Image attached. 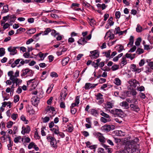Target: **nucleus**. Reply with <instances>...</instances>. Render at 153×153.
I'll use <instances>...</instances> for the list:
<instances>
[{
	"instance_id": "9",
	"label": "nucleus",
	"mask_w": 153,
	"mask_h": 153,
	"mask_svg": "<svg viewBox=\"0 0 153 153\" xmlns=\"http://www.w3.org/2000/svg\"><path fill=\"white\" fill-rule=\"evenodd\" d=\"M95 96L96 100H98V103L99 104H101L103 102L104 100L103 98V96L101 94L98 93Z\"/></svg>"
},
{
	"instance_id": "60",
	"label": "nucleus",
	"mask_w": 153,
	"mask_h": 153,
	"mask_svg": "<svg viewBox=\"0 0 153 153\" xmlns=\"http://www.w3.org/2000/svg\"><path fill=\"white\" fill-rule=\"evenodd\" d=\"M71 126H69L68 128L66 129V131L71 132L73 131V126L71 124Z\"/></svg>"
},
{
	"instance_id": "59",
	"label": "nucleus",
	"mask_w": 153,
	"mask_h": 153,
	"mask_svg": "<svg viewBox=\"0 0 153 153\" xmlns=\"http://www.w3.org/2000/svg\"><path fill=\"white\" fill-rule=\"evenodd\" d=\"M141 71V69L139 68V66H136V68L134 72L135 73H139Z\"/></svg>"
},
{
	"instance_id": "4",
	"label": "nucleus",
	"mask_w": 153,
	"mask_h": 153,
	"mask_svg": "<svg viewBox=\"0 0 153 153\" xmlns=\"http://www.w3.org/2000/svg\"><path fill=\"white\" fill-rule=\"evenodd\" d=\"M130 85L134 88H135L137 86L139 85V82L135 79H131L128 81Z\"/></svg>"
},
{
	"instance_id": "15",
	"label": "nucleus",
	"mask_w": 153,
	"mask_h": 153,
	"mask_svg": "<svg viewBox=\"0 0 153 153\" xmlns=\"http://www.w3.org/2000/svg\"><path fill=\"white\" fill-rule=\"evenodd\" d=\"M113 106V103L110 102H107L106 103V106L105 107V109L106 110L108 111L110 108H112Z\"/></svg>"
},
{
	"instance_id": "24",
	"label": "nucleus",
	"mask_w": 153,
	"mask_h": 153,
	"mask_svg": "<svg viewBox=\"0 0 153 153\" xmlns=\"http://www.w3.org/2000/svg\"><path fill=\"white\" fill-rule=\"evenodd\" d=\"M134 37L133 36H130L129 39V42L127 44V46L128 47L129 45L131 46L133 45L134 43Z\"/></svg>"
},
{
	"instance_id": "11",
	"label": "nucleus",
	"mask_w": 153,
	"mask_h": 153,
	"mask_svg": "<svg viewBox=\"0 0 153 153\" xmlns=\"http://www.w3.org/2000/svg\"><path fill=\"white\" fill-rule=\"evenodd\" d=\"M97 84H92L89 83H86L84 87L86 90L93 89L95 88L97 85Z\"/></svg>"
},
{
	"instance_id": "28",
	"label": "nucleus",
	"mask_w": 153,
	"mask_h": 153,
	"mask_svg": "<svg viewBox=\"0 0 153 153\" xmlns=\"http://www.w3.org/2000/svg\"><path fill=\"white\" fill-rule=\"evenodd\" d=\"M114 82L116 85H120L121 84V82L119 78H116L114 79Z\"/></svg>"
},
{
	"instance_id": "18",
	"label": "nucleus",
	"mask_w": 153,
	"mask_h": 153,
	"mask_svg": "<svg viewBox=\"0 0 153 153\" xmlns=\"http://www.w3.org/2000/svg\"><path fill=\"white\" fill-rule=\"evenodd\" d=\"M8 138L9 141V143L7 146L8 149L9 150H11L12 149V146H13V141L11 140V138L9 136H8Z\"/></svg>"
},
{
	"instance_id": "38",
	"label": "nucleus",
	"mask_w": 153,
	"mask_h": 153,
	"mask_svg": "<svg viewBox=\"0 0 153 153\" xmlns=\"http://www.w3.org/2000/svg\"><path fill=\"white\" fill-rule=\"evenodd\" d=\"M5 53V49L3 48H0V57L3 56Z\"/></svg>"
},
{
	"instance_id": "31",
	"label": "nucleus",
	"mask_w": 153,
	"mask_h": 153,
	"mask_svg": "<svg viewBox=\"0 0 153 153\" xmlns=\"http://www.w3.org/2000/svg\"><path fill=\"white\" fill-rule=\"evenodd\" d=\"M13 71H10L8 72V75L10 77V79L11 80L14 79V76H13Z\"/></svg>"
},
{
	"instance_id": "49",
	"label": "nucleus",
	"mask_w": 153,
	"mask_h": 153,
	"mask_svg": "<svg viewBox=\"0 0 153 153\" xmlns=\"http://www.w3.org/2000/svg\"><path fill=\"white\" fill-rule=\"evenodd\" d=\"M13 123L11 121H10L7 123V127L8 128H10L12 126Z\"/></svg>"
},
{
	"instance_id": "26",
	"label": "nucleus",
	"mask_w": 153,
	"mask_h": 153,
	"mask_svg": "<svg viewBox=\"0 0 153 153\" xmlns=\"http://www.w3.org/2000/svg\"><path fill=\"white\" fill-rule=\"evenodd\" d=\"M43 33V31H41L39 33L36 34L33 36V38L36 40V41L38 40L39 39V38L38 37L39 36L42 34Z\"/></svg>"
},
{
	"instance_id": "39",
	"label": "nucleus",
	"mask_w": 153,
	"mask_h": 153,
	"mask_svg": "<svg viewBox=\"0 0 153 153\" xmlns=\"http://www.w3.org/2000/svg\"><path fill=\"white\" fill-rule=\"evenodd\" d=\"M144 52V51L143 49L138 48L136 51V53L138 54H140L143 53Z\"/></svg>"
},
{
	"instance_id": "40",
	"label": "nucleus",
	"mask_w": 153,
	"mask_h": 153,
	"mask_svg": "<svg viewBox=\"0 0 153 153\" xmlns=\"http://www.w3.org/2000/svg\"><path fill=\"white\" fill-rule=\"evenodd\" d=\"M42 120L43 123H46L48 122L50 120V118L48 117H42Z\"/></svg>"
},
{
	"instance_id": "21",
	"label": "nucleus",
	"mask_w": 153,
	"mask_h": 153,
	"mask_svg": "<svg viewBox=\"0 0 153 153\" xmlns=\"http://www.w3.org/2000/svg\"><path fill=\"white\" fill-rule=\"evenodd\" d=\"M69 60V57H66L63 59L62 61V64L63 66H65L68 62Z\"/></svg>"
},
{
	"instance_id": "50",
	"label": "nucleus",
	"mask_w": 153,
	"mask_h": 153,
	"mask_svg": "<svg viewBox=\"0 0 153 153\" xmlns=\"http://www.w3.org/2000/svg\"><path fill=\"white\" fill-rule=\"evenodd\" d=\"M136 65L134 64H131L130 66V69L132 71L134 72L136 68Z\"/></svg>"
},
{
	"instance_id": "6",
	"label": "nucleus",
	"mask_w": 153,
	"mask_h": 153,
	"mask_svg": "<svg viewBox=\"0 0 153 153\" xmlns=\"http://www.w3.org/2000/svg\"><path fill=\"white\" fill-rule=\"evenodd\" d=\"M27 87H31L30 89H34L36 86V84L34 83V79H31L28 81L27 82Z\"/></svg>"
},
{
	"instance_id": "61",
	"label": "nucleus",
	"mask_w": 153,
	"mask_h": 153,
	"mask_svg": "<svg viewBox=\"0 0 153 153\" xmlns=\"http://www.w3.org/2000/svg\"><path fill=\"white\" fill-rule=\"evenodd\" d=\"M5 124L3 121H1L0 124V128L3 130L4 128H5Z\"/></svg>"
},
{
	"instance_id": "7",
	"label": "nucleus",
	"mask_w": 153,
	"mask_h": 153,
	"mask_svg": "<svg viewBox=\"0 0 153 153\" xmlns=\"http://www.w3.org/2000/svg\"><path fill=\"white\" fill-rule=\"evenodd\" d=\"M90 53L91 55H90L89 56L92 59H96L98 58L99 56V53L97 50H94L91 51Z\"/></svg>"
},
{
	"instance_id": "29",
	"label": "nucleus",
	"mask_w": 153,
	"mask_h": 153,
	"mask_svg": "<svg viewBox=\"0 0 153 153\" xmlns=\"http://www.w3.org/2000/svg\"><path fill=\"white\" fill-rule=\"evenodd\" d=\"M131 151L130 148H127L123 150L120 151L118 152L119 153H130V151Z\"/></svg>"
},
{
	"instance_id": "53",
	"label": "nucleus",
	"mask_w": 153,
	"mask_h": 153,
	"mask_svg": "<svg viewBox=\"0 0 153 153\" xmlns=\"http://www.w3.org/2000/svg\"><path fill=\"white\" fill-rule=\"evenodd\" d=\"M115 112L116 114L120 115L122 113V111L121 109H115Z\"/></svg>"
},
{
	"instance_id": "41",
	"label": "nucleus",
	"mask_w": 153,
	"mask_h": 153,
	"mask_svg": "<svg viewBox=\"0 0 153 153\" xmlns=\"http://www.w3.org/2000/svg\"><path fill=\"white\" fill-rule=\"evenodd\" d=\"M3 10L4 13L7 12L9 11L8 6V5H4L3 7Z\"/></svg>"
},
{
	"instance_id": "8",
	"label": "nucleus",
	"mask_w": 153,
	"mask_h": 153,
	"mask_svg": "<svg viewBox=\"0 0 153 153\" xmlns=\"http://www.w3.org/2000/svg\"><path fill=\"white\" fill-rule=\"evenodd\" d=\"M31 101L33 105L35 106H37L39 103V98L35 96L31 98Z\"/></svg>"
},
{
	"instance_id": "43",
	"label": "nucleus",
	"mask_w": 153,
	"mask_h": 153,
	"mask_svg": "<svg viewBox=\"0 0 153 153\" xmlns=\"http://www.w3.org/2000/svg\"><path fill=\"white\" fill-rule=\"evenodd\" d=\"M142 40L141 39L140 37H139L137 38L136 41L135 42V44L136 46H139L140 45V42Z\"/></svg>"
},
{
	"instance_id": "17",
	"label": "nucleus",
	"mask_w": 153,
	"mask_h": 153,
	"mask_svg": "<svg viewBox=\"0 0 153 153\" xmlns=\"http://www.w3.org/2000/svg\"><path fill=\"white\" fill-rule=\"evenodd\" d=\"M77 43L79 44L84 45L87 43V42L85 38L81 37L80 39L77 41Z\"/></svg>"
},
{
	"instance_id": "44",
	"label": "nucleus",
	"mask_w": 153,
	"mask_h": 153,
	"mask_svg": "<svg viewBox=\"0 0 153 153\" xmlns=\"http://www.w3.org/2000/svg\"><path fill=\"white\" fill-rule=\"evenodd\" d=\"M100 114L102 116L104 117H105L106 118H110L109 117V116L108 115L104 113L102 111H100Z\"/></svg>"
},
{
	"instance_id": "54",
	"label": "nucleus",
	"mask_w": 153,
	"mask_h": 153,
	"mask_svg": "<svg viewBox=\"0 0 153 153\" xmlns=\"http://www.w3.org/2000/svg\"><path fill=\"white\" fill-rule=\"evenodd\" d=\"M120 11H116L115 13V18L117 19H119L120 16Z\"/></svg>"
},
{
	"instance_id": "58",
	"label": "nucleus",
	"mask_w": 153,
	"mask_h": 153,
	"mask_svg": "<svg viewBox=\"0 0 153 153\" xmlns=\"http://www.w3.org/2000/svg\"><path fill=\"white\" fill-rule=\"evenodd\" d=\"M51 35L54 37H55L56 35H57L59 34L58 33H56V31L54 29L51 30Z\"/></svg>"
},
{
	"instance_id": "48",
	"label": "nucleus",
	"mask_w": 153,
	"mask_h": 153,
	"mask_svg": "<svg viewBox=\"0 0 153 153\" xmlns=\"http://www.w3.org/2000/svg\"><path fill=\"white\" fill-rule=\"evenodd\" d=\"M55 111V110L54 108L53 107L48 106L46 109L47 112H49V111L50 112L51 111Z\"/></svg>"
},
{
	"instance_id": "57",
	"label": "nucleus",
	"mask_w": 153,
	"mask_h": 153,
	"mask_svg": "<svg viewBox=\"0 0 153 153\" xmlns=\"http://www.w3.org/2000/svg\"><path fill=\"white\" fill-rule=\"evenodd\" d=\"M35 143L33 142H31L29 143L28 146V148L29 149H30L33 148Z\"/></svg>"
},
{
	"instance_id": "27",
	"label": "nucleus",
	"mask_w": 153,
	"mask_h": 153,
	"mask_svg": "<svg viewBox=\"0 0 153 153\" xmlns=\"http://www.w3.org/2000/svg\"><path fill=\"white\" fill-rule=\"evenodd\" d=\"M55 127L56 128H52L51 129V130L53 131L55 134H57L59 131V129L57 126H55Z\"/></svg>"
},
{
	"instance_id": "19",
	"label": "nucleus",
	"mask_w": 153,
	"mask_h": 153,
	"mask_svg": "<svg viewBox=\"0 0 153 153\" xmlns=\"http://www.w3.org/2000/svg\"><path fill=\"white\" fill-rule=\"evenodd\" d=\"M21 140L23 141V139L21 136H19L15 137L14 140V141L16 143H18L19 142L20 143Z\"/></svg>"
},
{
	"instance_id": "16",
	"label": "nucleus",
	"mask_w": 153,
	"mask_h": 153,
	"mask_svg": "<svg viewBox=\"0 0 153 153\" xmlns=\"http://www.w3.org/2000/svg\"><path fill=\"white\" fill-rule=\"evenodd\" d=\"M102 129L106 132H108L111 130L110 125H105L102 127Z\"/></svg>"
},
{
	"instance_id": "63",
	"label": "nucleus",
	"mask_w": 153,
	"mask_h": 153,
	"mask_svg": "<svg viewBox=\"0 0 153 153\" xmlns=\"http://www.w3.org/2000/svg\"><path fill=\"white\" fill-rule=\"evenodd\" d=\"M9 135H7L6 136H2L0 137V139L2 142H4L6 141V138H8Z\"/></svg>"
},
{
	"instance_id": "5",
	"label": "nucleus",
	"mask_w": 153,
	"mask_h": 153,
	"mask_svg": "<svg viewBox=\"0 0 153 153\" xmlns=\"http://www.w3.org/2000/svg\"><path fill=\"white\" fill-rule=\"evenodd\" d=\"M19 48L18 47H10L8 48L7 50L10 52V55H14L17 53V51L16 49Z\"/></svg>"
},
{
	"instance_id": "36",
	"label": "nucleus",
	"mask_w": 153,
	"mask_h": 153,
	"mask_svg": "<svg viewBox=\"0 0 153 153\" xmlns=\"http://www.w3.org/2000/svg\"><path fill=\"white\" fill-rule=\"evenodd\" d=\"M51 30L50 28H47L44 32H43V33L42 34V35L43 36L47 35L49 32H51Z\"/></svg>"
},
{
	"instance_id": "3",
	"label": "nucleus",
	"mask_w": 153,
	"mask_h": 153,
	"mask_svg": "<svg viewBox=\"0 0 153 153\" xmlns=\"http://www.w3.org/2000/svg\"><path fill=\"white\" fill-rule=\"evenodd\" d=\"M95 136L97 137L99 141L102 143H104L106 141V139L104 137L102 134L99 132H95L93 134Z\"/></svg>"
},
{
	"instance_id": "22",
	"label": "nucleus",
	"mask_w": 153,
	"mask_h": 153,
	"mask_svg": "<svg viewBox=\"0 0 153 153\" xmlns=\"http://www.w3.org/2000/svg\"><path fill=\"white\" fill-rule=\"evenodd\" d=\"M111 52V50H109L107 51L103 52L102 53V54H104V56H105L107 58H110V54Z\"/></svg>"
},
{
	"instance_id": "20",
	"label": "nucleus",
	"mask_w": 153,
	"mask_h": 153,
	"mask_svg": "<svg viewBox=\"0 0 153 153\" xmlns=\"http://www.w3.org/2000/svg\"><path fill=\"white\" fill-rule=\"evenodd\" d=\"M22 60V59H16L14 63H12L11 65V67L13 68H14L16 66V65L18 64L21 60Z\"/></svg>"
},
{
	"instance_id": "1",
	"label": "nucleus",
	"mask_w": 153,
	"mask_h": 153,
	"mask_svg": "<svg viewBox=\"0 0 153 153\" xmlns=\"http://www.w3.org/2000/svg\"><path fill=\"white\" fill-rule=\"evenodd\" d=\"M47 140L50 142V144L51 146L55 148H56L57 146L56 145V141L54 137H52L50 135L48 134L47 137Z\"/></svg>"
},
{
	"instance_id": "51",
	"label": "nucleus",
	"mask_w": 153,
	"mask_h": 153,
	"mask_svg": "<svg viewBox=\"0 0 153 153\" xmlns=\"http://www.w3.org/2000/svg\"><path fill=\"white\" fill-rule=\"evenodd\" d=\"M137 93V92L135 89H132L131 91L130 94L133 96H135Z\"/></svg>"
},
{
	"instance_id": "25",
	"label": "nucleus",
	"mask_w": 153,
	"mask_h": 153,
	"mask_svg": "<svg viewBox=\"0 0 153 153\" xmlns=\"http://www.w3.org/2000/svg\"><path fill=\"white\" fill-rule=\"evenodd\" d=\"M88 20L90 23V24L91 26H92L94 25H95L96 23V21L93 19H90L89 18H88Z\"/></svg>"
},
{
	"instance_id": "33",
	"label": "nucleus",
	"mask_w": 153,
	"mask_h": 153,
	"mask_svg": "<svg viewBox=\"0 0 153 153\" xmlns=\"http://www.w3.org/2000/svg\"><path fill=\"white\" fill-rule=\"evenodd\" d=\"M120 105L121 106H124L126 108H129L128 104L126 101H123L120 103Z\"/></svg>"
},
{
	"instance_id": "45",
	"label": "nucleus",
	"mask_w": 153,
	"mask_h": 153,
	"mask_svg": "<svg viewBox=\"0 0 153 153\" xmlns=\"http://www.w3.org/2000/svg\"><path fill=\"white\" fill-rule=\"evenodd\" d=\"M53 86L54 85L53 84H52L49 87H48L46 91V92L48 94H50L51 92Z\"/></svg>"
},
{
	"instance_id": "10",
	"label": "nucleus",
	"mask_w": 153,
	"mask_h": 153,
	"mask_svg": "<svg viewBox=\"0 0 153 153\" xmlns=\"http://www.w3.org/2000/svg\"><path fill=\"white\" fill-rule=\"evenodd\" d=\"M67 94L68 90L65 87L62 90V92L60 93V97L62 101L65 99V98L67 95Z\"/></svg>"
},
{
	"instance_id": "12",
	"label": "nucleus",
	"mask_w": 153,
	"mask_h": 153,
	"mask_svg": "<svg viewBox=\"0 0 153 153\" xmlns=\"http://www.w3.org/2000/svg\"><path fill=\"white\" fill-rule=\"evenodd\" d=\"M22 131L21 133L23 134H24L25 133H29L30 131V126H26V127L22 126Z\"/></svg>"
},
{
	"instance_id": "47",
	"label": "nucleus",
	"mask_w": 153,
	"mask_h": 153,
	"mask_svg": "<svg viewBox=\"0 0 153 153\" xmlns=\"http://www.w3.org/2000/svg\"><path fill=\"white\" fill-rule=\"evenodd\" d=\"M18 117V115L17 114L13 113L11 116V118L14 120H16Z\"/></svg>"
},
{
	"instance_id": "23",
	"label": "nucleus",
	"mask_w": 153,
	"mask_h": 153,
	"mask_svg": "<svg viewBox=\"0 0 153 153\" xmlns=\"http://www.w3.org/2000/svg\"><path fill=\"white\" fill-rule=\"evenodd\" d=\"M11 81L12 82H13L14 83H16V86H17L19 84H20L22 82V80L21 79L17 78L15 79H14L12 80Z\"/></svg>"
},
{
	"instance_id": "64",
	"label": "nucleus",
	"mask_w": 153,
	"mask_h": 153,
	"mask_svg": "<svg viewBox=\"0 0 153 153\" xmlns=\"http://www.w3.org/2000/svg\"><path fill=\"white\" fill-rule=\"evenodd\" d=\"M19 100V97L18 95H16L14 96V102L16 103Z\"/></svg>"
},
{
	"instance_id": "56",
	"label": "nucleus",
	"mask_w": 153,
	"mask_h": 153,
	"mask_svg": "<svg viewBox=\"0 0 153 153\" xmlns=\"http://www.w3.org/2000/svg\"><path fill=\"white\" fill-rule=\"evenodd\" d=\"M97 153H106V152L102 148H99L98 149Z\"/></svg>"
},
{
	"instance_id": "30",
	"label": "nucleus",
	"mask_w": 153,
	"mask_h": 153,
	"mask_svg": "<svg viewBox=\"0 0 153 153\" xmlns=\"http://www.w3.org/2000/svg\"><path fill=\"white\" fill-rule=\"evenodd\" d=\"M36 30L35 28H31L27 30L26 33L27 34H31L35 33L36 32Z\"/></svg>"
},
{
	"instance_id": "2",
	"label": "nucleus",
	"mask_w": 153,
	"mask_h": 153,
	"mask_svg": "<svg viewBox=\"0 0 153 153\" xmlns=\"http://www.w3.org/2000/svg\"><path fill=\"white\" fill-rule=\"evenodd\" d=\"M138 101L137 99H134V101L130 105L131 109L136 112H138L140 110L138 105Z\"/></svg>"
},
{
	"instance_id": "35",
	"label": "nucleus",
	"mask_w": 153,
	"mask_h": 153,
	"mask_svg": "<svg viewBox=\"0 0 153 153\" xmlns=\"http://www.w3.org/2000/svg\"><path fill=\"white\" fill-rule=\"evenodd\" d=\"M29 71V68H26L25 69L22 70V74H21V76H25L27 74V75Z\"/></svg>"
},
{
	"instance_id": "55",
	"label": "nucleus",
	"mask_w": 153,
	"mask_h": 153,
	"mask_svg": "<svg viewBox=\"0 0 153 153\" xmlns=\"http://www.w3.org/2000/svg\"><path fill=\"white\" fill-rule=\"evenodd\" d=\"M119 68V65H113L111 67V69L113 71H115L117 69H118Z\"/></svg>"
},
{
	"instance_id": "32",
	"label": "nucleus",
	"mask_w": 153,
	"mask_h": 153,
	"mask_svg": "<svg viewBox=\"0 0 153 153\" xmlns=\"http://www.w3.org/2000/svg\"><path fill=\"white\" fill-rule=\"evenodd\" d=\"M37 56H39L42 60H44V58L46 57V55H45L44 53H42L41 52H39L37 54Z\"/></svg>"
},
{
	"instance_id": "62",
	"label": "nucleus",
	"mask_w": 153,
	"mask_h": 153,
	"mask_svg": "<svg viewBox=\"0 0 153 153\" xmlns=\"http://www.w3.org/2000/svg\"><path fill=\"white\" fill-rule=\"evenodd\" d=\"M79 98L80 96H77L75 99V102L76 104L78 105L79 102Z\"/></svg>"
},
{
	"instance_id": "34",
	"label": "nucleus",
	"mask_w": 153,
	"mask_h": 153,
	"mask_svg": "<svg viewBox=\"0 0 153 153\" xmlns=\"http://www.w3.org/2000/svg\"><path fill=\"white\" fill-rule=\"evenodd\" d=\"M108 119L105 118L104 117H102L100 118L101 121L104 123H106L108 122H109L111 120L110 118H108Z\"/></svg>"
},
{
	"instance_id": "37",
	"label": "nucleus",
	"mask_w": 153,
	"mask_h": 153,
	"mask_svg": "<svg viewBox=\"0 0 153 153\" xmlns=\"http://www.w3.org/2000/svg\"><path fill=\"white\" fill-rule=\"evenodd\" d=\"M152 69L149 66H146L145 67V72L146 73H151L152 72Z\"/></svg>"
},
{
	"instance_id": "42",
	"label": "nucleus",
	"mask_w": 153,
	"mask_h": 153,
	"mask_svg": "<svg viewBox=\"0 0 153 153\" xmlns=\"http://www.w3.org/2000/svg\"><path fill=\"white\" fill-rule=\"evenodd\" d=\"M20 119L21 120L24 122L25 124H27L28 123V120H26V117L24 116V115H22L21 116Z\"/></svg>"
},
{
	"instance_id": "13",
	"label": "nucleus",
	"mask_w": 153,
	"mask_h": 153,
	"mask_svg": "<svg viewBox=\"0 0 153 153\" xmlns=\"http://www.w3.org/2000/svg\"><path fill=\"white\" fill-rule=\"evenodd\" d=\"M90 113L92 115L97 117L99 115L98 111L95 108H92L90 110Z\"/></svg>"
},
{
	"instance_id": "14",
	"label": "nucleus",
	"mask_w": 153,
	"mask_h": 153,
	"mask_svg": "<svg viewBox=\"0 0 153 153\" xmlns=\"http://www.w3.org/2000/svg\"><path fill=\"white\" fill-rule=\"evenodd\" d=\"M108 24L105 26L106 29L108 28L109 27V26H111L114 25V22H113V18L112 17H111L109 18L108 21Z\"/></svg>"
},
{
	"instance_id": "46",
	"label": "nucleus",
	"mask_w": 153,
	"mask_h": 153,
	"mask_svg": "<svg viewBox=\"0 0 153 153\" xmlns=\"http://www.w3.org/2000/svg\"><path fill=\"white\" fill-rule=\"evenodd\" d=\"M11 103L10 102H4L2 103V106L4 107H5V106L7 105L8 106H9V107L10 108L11 106Z\"/></svg>"
},
{
	"instance_id": "52",
	"label": "nucleus",
	"mask_w": 153,
	"mask_h": 153,
	"mask_svg": "<svg viewBox=\"0 0 153 153\" xmlns=\"http://www.w3.org/2000/svg\"><path fill=\"white\" fill-rule=\"evenodd\" d=\"M145 63L144 59H141L140 62H139V65L140 67H141L143 66Z\"/></svg>"
}]
</instances>
